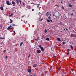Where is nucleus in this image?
Here are the masks:
<instances>
[{"label":"nucleus","mask_w":76,"mask_h":76,"mask_svg":"<svg viewBox=\"0 0 76 76\" xmlns=\"http://www.w3.org/2000/svg\"><path fill=\"white\" fill-rule=\"evenodd\" d=\"M62 43H63V44H65V43L64 42H63Z\"/></svg>","instance_id":"nucleus-39"},{"label":"nucleus","mask_w":76,"mask_h":76,"mask_svg":"<svg viewBox=\"0 0 76 76\" xmlns=\"http://www.w3.org/2000/svg\"><path fill=\"white\" fill-rule=\"evenodd\" d=\"M48 19H49L50 20H51V16H49L48 17Z\"/></svg>","instance_id":"nucleus-21"},{"label":"nucleus","mask_w":76,"mask_h":76,"mask_svg":"<svg viewBox=\"0 0 76 76\" xmlns=\"http://www.w3.org/2000/svg\"><path fill=\"white\" fill-rule=\"evenodd\" d=\"M71 15H73V13H72L71 14Z\"/></svg>","instance_id":"nucleus-47"},{"label":"nucleus","mask_w":76,"mask_h":76,"mask_svg":"<svg viewBox=\"0 0 76 76\" xmlns=\"http://www.w3.org/2000/svg\"><path fill=\"white\" fill-rule=\"evenodd\" d=\"M49 14H50V12H48L46 14V16H48V15H49Z\"/></svg>","instance_id":"nucleus-6"},{"label":"nucleus","mask_w":76,"mask_h":76,"mask_svg":"<svg viewBox=\"0 0 76 76\" xmlns=\"http://www.w3.org/2000/svg\"><path fill=\"white\" fill-rule=\"evenodd\" d=\"M41 51L40 50H38L37 52V53H38V54H39V53H41Z\"/></svg>","instance_id":"nucleus-10"},{"label":"nucleus","mask_w":76,"mask_h":76,"mask_svg":"<svg viewBox=\"0 0 76 76\" xmlns=\"http://www.w3.org/2000/svg\"><path fill=\"white\" fill-rule=\"evenodd\" d=\"M13 14L11 13V15L9 16H10V17H11V16H13Z\"/></svg>","instance_id":"nucleus-16"},{"label":"nucleus","mask_w":76,"mask_h":76,"mask_svg":"<svg viewBox=\"0 0 76 76\" xmlns=\"http://www.w3.org/2000/svg\"><path fill=\"white\" fill-rule=\"evenodd\" d=\"M12 1V4L13 5V6H15L16 5L15 4V2Z\"/></svg>","instance_id":"nucleus-9"},{"label":"nucleus","mask_w":76,"mask_h":76,"mask_svg":"<svg viewBox=\"0 0 76 76\" xmlns=\"http://www.w3.org/2000/svg\"><path fill=\"white\" fill-rule=\"evenodd\" d=\"M12 28H13V27Z\"/></svg>","instance_id":"nucleus-64"},{"label":"nucleus","mask_w":76,"mask_h":76,"mask_svg":"<svg viewBox=\"0 0 76 76\" xmlns=\"http://www.w3.org/2000/svg\"><path fill=\"white\" fill-rule=\"evenodd\" d=\"M60 15V14H59V12H58V13H57L56 14V15H55V14L54 13L53 14V16H55V17L56 18H57V19H59L60 18V16H59Z\"/></svg>","instance_id":"nucleus-1"},{"label":"nucleus","mask_w":76,"mask_h":76,"mask_svg":"<svg viewBox=\"0 0 76 76\" xmlns=\"http://www.w3.org/2000/svg\"><path fill=\"white\" fill-rule=\"evenodd\" d=\"M67 52H69V51H70V49H67Z\"/></svg>","instance_id":"nucleus-23"},{"label":"nucleus","mask_w":76,"mask_h":76,"mask_svg":"<svg viewBox=\"0 0 76 76\" xmlns=\"http://www.w3.org/2000/svg\"><path fill=\"white\" fill-rule=\"evenodd\" d=\"M13 26H15V24H12Z\"/></svg>","instance_id":"nucleus-43"},{"label":"nucleus","mask_w":76,"mask_h":76,"mask_svg":"<svg viewBox=\"0 0 76 76\" xmlns=\"http://www.w3.org/2000/svg\"><path fill=\"white\" fill-rule=\"evenodd\" d=\"M68 6L69 7H73V5L69 4L68 5Z\"/></svg>","instance_id":"nucleus-14"},{"label":"nucleus","mask_w":76,"mask_h":76,"mask_svg":"<svg viewBox=\"0 0 76 76\" xmlns=\"http://www.w3.org/2000/svg\"><path fill=\"white\" fill-rule=\"evenodd\" d=\"M13 32H14V34H16V32H15V31H13Z\"/></svg>","instance_id":"nucleus-29"},{"label":"nucleus","mask_w":76,"mask_h":76,"mask_svg":"<svg viewBox=\"0 0 76 76\" xmlns=\"http://www.w3.org/2000/svg\"><path fill=\"white\" fill-rule=\"evenodd\" d=\"M64 74H65V72H64Z\"/></svg>","instance_id":"nucleus-53"},{"label":"nucleus","mask_w":76,"mask_h":76,"mask_svg":"<svg viewBox=\"0 0 76 76\" xmlns=\"http://www.w3.org/2000/svg\"><path fill=\"white\" fill-rule=\"evenodd\" d=\"M29 57H30V55L29 56H28V58H29Z\"/></svg>","instance_id":"nucleus-51"},{"label":"nucleus","mask_w":76,"mask_h":76,"mask_svg":"<svg viewBox=\"0 0 76 76\" xmlns=\"http://www.w3.org/2000/svg\"><path fill=\"white\" fill-rule=\"evenodd\" d=\"M33 67H37V64H35L33 66Z\"/></svg>","instance_id":"nucleus-13"},{"label":"nucleus","mask_w":76,"mask_h":76,"mask_svg":"<svg viewBox=\"0 0 76 76\" xmlns=\"http://www.w3.org/2000/svg\"><path fill=\"white\" fill-rule=\"evenodd\" d=\"M26 22L27 23V21H26Z\"/></svg>","instance_id":"nucleus-61"},{"label":"nucleus","mask_w":76,"mask_h":76,"mask_svg":"<svg viewBox=\"0 0 76 76\" xmlns=\"http://www.w3.org/2000/svg\"><path fill=\"white\" fill-rule=\"evenodd\" d=\"M6 3L7 5H12V4H11L8 1H6Z\"/></svg>","instance_id":"nucleus-2"},{"label":"nucleus","mask_w":76,"mask_h":76,"mask_svg":"<svg viewBox=\"0 0 76 76\" xmlns=\"http://www.w3.org/2000/svg\"><path fill=\"white\" fill-rule=\"evenodd\" d=\"M69 52H68L67 54V55H69Z\"/></svg>","instance_id":"nucleus-34"},{"label":"nucleus","mask_w":76,"mask_h":76,"mask_svg":"<svg viewBox=\"0 0 76 76\" xmlns=\"http://www.w3.org/2000/svg\"><path fill=\"white\" fill-rule=\"evenodd\" d=\"M5 59H6L7 58V56H6V57H5Z\"/></svg>","instance_id":"nucleus-28"},{"label":"nucleus","mask_w":76,"mask_h":76,"mask_svg":"<svg viewBox=\"0 0 76 76\" xmlns=\"http://www.w3.org/2000/svg\"><path fill=\"white\" fill-rule=\"evenodd\" d=\"M60 32H62V31L61 30V31H60Z\"/></svg>","instance_id":"nucleus-45"},{"label":"nucleus","mask_w":76,"mask_h":76,"mask_svg":"<svg viewBox=\"0 0 76 76\" xmlns=\"http://www.w3.org/2000/svg\"><path fill=\"white\" fill-rule=\"evenodd\" d=\"M38 38L39 39V37H38Z\"/></svg>","instance_id":"nucleus-49"},{"label":"nucleus","mask_w":76,"mask_h":76,"mask_svg":"<svg viewBox=\"0 0 76 76\" xmlns=\"http://www.w3.org/2000/svg\"><path fill=\"white\" fill-rule=\"evenodd\" d=\"M1 39H5V38L4 37H1L0 38Z\"/></svg>","instance_id":"nucleus-17"},{"label":"nucleus","mask_w":76,"mask_h":76,"mask_svg":"<svg viewBox=\"0 0 76 76\" xmlns=\"http://www.w3.org/2000/svg\"><path fill=\"white\" fill-rule=\"evenodd\" d=\"M75 38H76V35H75Z\"/></svg>","instance_id":"nucleus-48"},{"label":"nucleus","mask_w":76,"mask_h":76,"mask_svg":"<svg viewBox=\"0 0 76 76\" xmlns=\"http://www.w3.org/2000/svg\"><path fill=\"white\" fill-rule=\"evenodd\" d=\"M71 37H74V38H75V34H71Z\"/></svg>","instance_id":"nucleus-3"},{"label":"nucleus","mask_w":76,"mask_h":76,"mask_svg":"<svg viewBox=\"0 0 76 76\" xmlns=\"http://www.w3.org/2000/svg\"><path fill=\"white\" fill-rule=\"evenodd\" d=\"M38 39H37L35 40L36 41H38Z\"/></svg>","instance_id":"nucleus-31"},{"label":"nucleus","mask_w":76,"mask_h":76,"mask_svg":"<svg viewBox=\"0 0 76 76\" xmlns=\"http://www.w3.org/2000/svg\"><path fill=\"white\" fill-rule=\"evenodd\" d=\"M51 69H50V70H51Z\"/></svg>","instance_id":"nucleus-60"},{"label":"nucleus","mask_w":76,"mask_h":76,"mask_svg":"<svg viewBox=\"0 0 76 76\" xmlns=\"http://www.w3.org/2000/svg\"><path fill=\"white\" fill-rule=\"evenodd\" d=\"M31 4H34V3H32Z\"/></svg>","instance_id":"nucleus-50"},{"label":"nucleus","mask_w":76,"mask_h":76,"mask_svg":"<svg viewBox=\"0 0 76 76\" xmlns=\"http://www.w3.org/2000/svg\"><path fill=\"white\" fill-rule=\"evenodd\" d=\"M62 23H63L62 22H61L60 24H61V25H62Z\"/></svg>","instance_id":"nucleus-42"},{"label":"nucleus","mask_w":76,"mask_h":76,"mask_svg":"<svg viewBox=\"0 0 76 76\" xmlns=\"http://www.w3.org/2000/svg\"><path fill=\"white\" fill-rule=\"evenodd\" d=\"M39 47H40V48H41L42 47H41V45H39Z\"/></svg>","instance_id":"nucleus-33"},{"label":"nucleus","mask_w":76,"mask_h":76,"mask_svg":"<svg viewBox=\"0 0 76 76\" xmlns=\"http://www.w3.org/2000/svg\"><path fill=\"white\" fill-rule=\"evenodd\" d=\"M62 9H63V10H64V7H63V6L62 7Z\"/></svg>","instance_id":"nucleus-26"},{"label":"nucleus","mask_w":76,"mask_h":76,"mask_svg":"<svg viewBox=\"0 0 76 76\" xmlns=\"http://www.w3.org/2000/svg\"><path fill=\"white\" fill-rule=\"evenodd\" d=\"M22 20H22V19L21 20V21H22Z\"/></svg>","instance_id":"nucleus-55"},{"label":"nucleus","mask_w":76,"mask_h":76,"mask_svg":"<svg viewBox=\"0 0 76 76\" xmlns=\"http://www.w3.org/2000/svg\"><path fill=\"white\" fill-rule=\"evenodd\" d=\"M40 14H41V13H40V12H39V13H38V15H40Z\"/></svg>","instance_id":"nucleus-37"},{"label":"nucleus","mask_w":76,"mask_h":76,"mask_svg":"<svg viewBox=\"0 0 76 76\" xmlns=\"http://www.w3.org/2000/svg\"><path fill=\"white\" fill-rule=\"evenodd\" d=\"M46 39L47 41H49L50 39L49 38H47Z\"/></svg>","instance_id":"nucleus-22"},{"label":"nucleus","mask_w":76,"mask_h":76,"mask_svg":"<svg viewBox=\"0 0 76 76\" xmlns=\"http://www.w3.org/2000/svg\"><path fill=\"white\" fill-rule=\"evenodd\" d=\"M50 22H53V21L51 20H50Z\"/></svg>","instance_id":"nucleus-41"},{"label":"nucleus","mask_w":76,"mask_h":76,"mask_svg":"<svg viewBox=\"0 0 76 76\" xmlns=\"http://www.w3.org/2000/svg\"><path fill=\"white\" fill-rule=\"evenodd\" d=\"M23 5L24 6H25V3H23Z\"/></svg>","instance_id":"nucleus-38"},{"label":"nucleus","mask_w":76,"mask_h":76,"mask_svg":"<svg viewBox=\"0 0 76 76\" xmlns=\"http://www.w3.org/2000/svg\"><path fill=\"white\" fill-rule=\"evenodd\" d=\"M37 1H38V0H37Z\"/></svg>","instance_id":"nucleus-62"},{"label":"nucleus","mask_w":76,"mask_h":76,"mask_svg":"<svg viewBox=\"0 0 76 76\" xmlns=\"http://www.w3.org/2000/svg\"><path fill=\"white\" fill-rule=\"evenodd\" d=\"M27 8L28 9H31V7L30 6H28L27 7Z\"/></svg>","instance_id":"nucleus-7"},{"label":"nucleus","mask_w":76,"mask_h":76,"mask_svg":"<svg viewBox=\"0 0 76 76\" xmlns=\"http://www.w3.org/2000/svg\"><path fill=\"white\" fill-rule=\"evenodd\" d=\"M70 47L73 50V46L71 45Z\"/></svg>","instance_id":"nucleus-18"},{"label":"nucleus","mask_w":76,"mask_h":76,"mask_svg":"<svg viewBox=\"0 0 76 76\" xmlns=\"http://www.w3.org/2000/svg\"><path fill=\"white\" fill-rule=\"evenodd\" d=\"M65 29H66V28L64 29V31H65Z\"/></svg>","instance_id":"nucleus-54"},{"label":"nucleus","mask_w":76,"mask_h":76,"mask_svg":"<svg viewBox=\"0 0 76 76\" xmlns=\"http://www.w3.org/2000/svg\"><path fill=\"white\" fill-rule=\"evenodd\" d=\"M12 27V24H11L10 26H9L7 28V30H9V29H11Z\"/></svg>","instance_id":"nucleus-4"},{"label":"nucleus","mask_w":76,"mask_h":76,"mask_svg":"<svg viewBox=\"0 0 76 76\" xmlns=\"http://www.w3.org/2000/svg\"><path fill=\"white\" fill-rule=\"evenodd\" d=\"M23 44V42H22L21 43L20 45V46H21V45H22Z\"/></svg>","instance_id":"nucleus-25"},{"label":"nucleus","mask_w":76,"mask_h":76,"mask_svg":"<svg viewBox=\"0 0 76 76\" xmlns=\"http://www.w3.org/2000/svg\"><path fill=\"white\" fill-rule=\"evenodd\" d=\"M47 29H45V33H47Z\"/></svg>","instance_id":"nucleus-20"},{"label":"nucleus","mask_w":76,"mask_h":76,"mask_svg":"<svg viewBox=\"0 0 76 76\" xmlns=\"http://www.w3.org/2000/svg\"><path fill=\"white\" fill-rule=\"evenodd\" d=\"M73 69H72V71H73Z\"/></svg>","instance_id":"nucleus-58"},{"label":"nucleus","mask_w":76,"mask_h":76,"mask_svg":"<svg viewBox=\"0 0 76 76\" xmlns=\"http://www.w3.org/2000/svg\"><path fill=\"white\" fill-rule=\"evenodd\" d=\"M44 35H43L42 36V38H44Z\"/></svg>","instance_id":"nucleus-32"},{"label":"nucleus","mask_w":76,"mask_h":76,"mask_svg":"<svg viewBox=\"0 0 76 76\" xmlns=\"http://www.w3.org/2000/svg\"><path fill=\"white\" fill-rule=\"evenodd\" d=\"M0 9L1 10H3V7L2 6L1 7Z\"/></svg>","instance_id":"nucleus-11"},{"label":"nucleus","mask_w":76,"mask_h":76,"mask_svg":"<svg viewBox=\"0 0 76 76\" xmlns=\"http://www.w3.org/2000/svg\"><path fill=\"white\" fill-rule=\"evenodd\" d=\"M40 21H42V20H43V19H42L40 20Z\"/></svg>","instance_id":"nucleus-36"},{"label":"nucleus","mask_w":76,"mask_h":76,"mask_svg":"<svg viewBox=\"0 0 76 76\" xmlns=\"http://www.w3.org/2000/svg\"><path fill=\"white\" fill-rule=\"evenodd\" d=\"M53 57H56V56H54V55H53Z\"/></svg>","instance_id":"nucleus-30"},{"label":"nucleus","mask_w":76,"mask_h":76,"mask_svg":"<svg viewBox=\"0 0 76 76\" xmlns=\"http://www.w3.org/2000/svg\"><path fill=\"white\" fill-rule=\"evenodd\" d=\"M34 9L32 10V11H34Z\"/></svg>","instance_id":"nucleus-46"},{"label":"nucleus","mask_w":76,"mask_h":76,"mask_svg":"<svg viewBox=\"0 0 76 76\" xmlns=\"http://www.w3.org/2000/svg\"><path fill=\"white\" fill-rule=\"evenodd\" d=\"M41 49L42 51H44V48H42V47L41 48Z\"/></svg>","instance_id":"nucleus-15"},{"label":"nucleus","mask_w":76,"mask_h":76,"mask_svg":"<svg viewBox=\"0 0 76 76\" xmlns=\"http://www.w3.org/2000/svg\"><path fill=\"white\" fill-rule=\"evenodd\" d=\"M47 21L48 22H50V20H47Z\"/></svg>","instance_id":"nucleus-24"},{"label":"nucleus","mask_w":76,"mask_h":76,"mask_svg":"<svg viewBox=\"0 0 76 76\" xmlns=\"http://www.w3.org/2000/svg\"><path fill=\"white\" fill-rule=\"evenodd\" d=\"M42 64H44V63H42Z\"/></svg>","instance_id":"nucleus-59"},{"label":"nucleus","mask_w":76,"mask_h":76,"mask_svg":"<svg viewBox=\"0 0 76 76\" xmlns=\"http://www.w3.org/2000/svg\"><path fill=\"white\" fill-rule=\"evenodd\" d=\"M37 5H38L37 6V7H39V5H40V4H37Z\"/></svg>","instance_id":"nucleus-27"},{"label":"nucleus","mask_w":76,"mask_h":76,"mask_svg":"<svg viewBox=\"0 0 76 76\" xmlns=\"http://www.w3.org/2000/svg\"><path fill=\"white\" fill-rule=\"evenodd\" d=\"M5 52H6V50H4L3 51V53H4Z\"/></svg>","instance_id":"nucleus-35"},{"label":"nucleus","mask_w":76,"mask_h":76,"mask_svg":"<svg viewBox=\"0 0 76 76\" xmlns=\"http://www.w3.org/2000/svg\"><path fill=\"white\" fill-rule=\"evenodd\" d=\"M4 1H3V2H4Z\"/></svg>","instance_id":"nucleus-63"},{"label":"nucleus","mask_w":76,"mask_h":76,"mask_svg":"<svg viewBox=\"0 0 76 76\" xmlns=\"http://www.w3.org/2000/svg\"><path fill=\"white\" fill-rule=\"evenodd\" d=\"M65 29H66V31H68V29H67L66 28H65Z\"/></svg>","instance_id":"nucleus-44"},{"label":"nucleus","mask_w":76,"mask_h":76,"mask_svg":"<svg viewBox=\"0 0 76 76\" xmlns=\"http://www.w3.org/2000/svg\"><path fill=\"white\" fill-rule=\"evenodd\" d=\"M30 76H32V75H30Z\"/></svg>","instance_id":"nucleus-56"},{"label":"nucleus","mask_w":76,"mask_h":76,"mask_svg":"<svg viewBox=\"0 0 76 76\" xmlns=\"http://www.w3.org/2000/svg\"><path fill=\"white\" fill-rule=\"evenodd\" d=\"M55 6H58V5L57 4L55 5Z\"/></svg>","instance_id":"nucleus-40"},{"label":"nucleus","mask_w":76,"mask_h":76,"mask_svg":"<svg viewBox=\"0 0 76 76\" xmlns=\"http://www.w3.org/2000/svg\"><path fill=\"white\" fill-rule=\"evenodd\" d=\"M61 3H63V2H61Z\"/></svg>","instance_id":"nucleus-57"},{"label":"nucleus","mask_w":76,"mask_h":76,"mask_svg":"<svg viewBox=\"0 0 76 76\" xmlns=\"http://www.w3.org/2000/svg\"><path fill=\"white\" fill-rule=\"evenodd\" d=\"M16 1L17 3H19L20 2V3L21 4V2H22V1L20 0H19H19H17Z\"/></svg>","instance_id":"nucleus-5"},{"label":"nucleus","mask_w":76,"mask_h":76,"mask_svg":"<svg viewBox=\"0 0 76 76\" xmlns=\"http://www.w3.org/2000/svg\"><path fill=\"white\" fill-rule=\"evenodd\" d=\"M51 14H50V16H51Z\"/></svg>","instance_id":"nucleus-52"},{"label":"nucleus","mask_w":76,"mask_h":76,"mask_svg":"<svg viewBox=\"0 0 76 76\" xmlns=\"http://www.w3.org/2000/svg\"><path fill=\"white\" fill-rule=\"evenodd\" d=\"M57 40V41H61V40H60V38H57L56 39Z\"/></svg>","instance_id":"nucleus-12"},{"label":"nucleus","mask_w":76,"mask_h":76,"mask_svg":"<svg viewBox=\"0 0 76 76\" xmlns=\"http://www.w3.org/2000/svg\"><path fill=\"white\" fill-rule=\"evenodd\" d=\"M10 20L11 21H10V23H12V22H13V21L11 19H10Z\"/></svg>","instance_id":"nucleus-19"},{"label":"nucleus","mask_w":76,"mask_h":76,"mask_svg":"<svg viewBox=\"0 0 76 76\" xmlns=\"http://www.w3.org/2000/svg\"><path fill=\"white\" fill-rule=\"evenodd\" d=\"M28 72H29V73H31L32 71H31V69H28Z\"/></svg>","instance_id":"nucleus-8"}]
</instances>
